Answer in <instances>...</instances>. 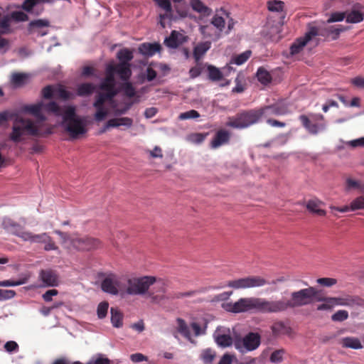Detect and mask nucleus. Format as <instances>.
<instances>
[{
  "label": "nucleus",
  "mask_w": 364,
  "mask_h": 364,
  "mask_svg": "<svg viewBox=\"0 0 364 364\" xmlns=\"http://www.w3.org/2000/svg\"><path fill=\"white\" fill-rule=\"evenodd\" d=\"M45 108L48 112L58 117L62 116L63 126L71 139H79L87 133L85 119L77 115L75 106L68 105L62 108L55 102H50Z\"/></svg>",
  "instance_id": "obj_1"
},
{
  "label": "nucleus",
  "mask_w": 364,
  "mask_h": 364,
  "mask_svg": "<svg viewBox=\"0 0 364 364\" xmlns=\"http://www.w3.org/2000/svg\"><path fill=\"white\" fill-rule=\"evenodd\" d=\"M315 294V287H309L291 292L289 299L271 300L272 314H278L286 311L289 309H296L311 304Z\"/></svg>",
  "instance_id": "obj_2"
},
{
  "label": "nucleus",
  "mask_w": 364,
  "mask_h": 364,
  "mask_svg": "<svg viewBox=\"0 0 364 364\" xmlns=\"http://www.w3.org/2000/svg\"><path fill=\"white\" fill-rule=\"evenodd\" d=\"M223 308L228 312L238 314L255 311L262 314H272L271 300L262 298H241L235 302L223 304Z\"/></svg>",
  "instance_id": "obj_3"
},
{
  "label": "nucleus",
  "mask_w": 364,
  "mask_h": 364,
  "mask_svg": "<svg viewBox=\"0 0 364 364\" xmlns=\"http://www.w3.org/2000/svg\"><path fill=\"white\" fill-rule=\"evenodd\" d=\"M156 282V278L153 276L128 278L126 280V293L129 295H147L153 301H156L159 296L149 291L150 287Z\"/></svg>",
  "instance_id": "obj_4"
},
{
  "label": "nucleus",
  "mask_w": 364,
  "mask_h": 364,
  "mask_svg": "<svg viewBox=\"0 0 364 364\" xmlns=\"http://www.w3.org/2000/svg\"><path fill=\"white\" fill-rule=\"evenodd\" d=\"M25 135L39 136L41 132L31 119L17 117L14 122L9 139L14 143H18L24 139Z\"/></svg>",
  "instance_id": "obj_5"
},
{
  "label": "nucleus",
  "mask_w": 364,
  "mask_h": 364,
  "mask_svg": "<svg viewBox=\"0 0 364 364\" xmlns=\"http://www.w3.org/2000/svg\"><path fill=\"white\" fill-rule=\"evenodd\" d=\"M262 117L260 108L243 110L230 117L226 124L232 128L242 129L258 123Z\"/></svg>",
  "instance_id": "obj_6"
},
{
  "label": "nucleus",
  "mask_w": 364,
  "mask_h": 364,
  "mask_svg": "<svg viewBox=\"0 0 364 364\" xmlns=\"http://www.w3.org/2000/svg\"><path fill=\"white\" fill-rule=\"evenodd\" d=\"M288 280L289 278L284 276L279 277L271 282L267 281L259 276H252L229 281L227 285L229 287L234 289H247L262 287L266 284L276 285L279 283L284 282Z\"/></svg>",
  "instance_id": "obj_7"
},
{
  "label": "nucleus",
  "mask_w": 364,
  "mask_h": 364,
  "mask_svg": "<svg viewBox=\"0 0 364 364\" xmlns=\"http://www.w3.org/2000/svg\"><path fill=\"white\" fill-rule=\"evenodd\" d=\"M11 20L16 22H24L28 20V16L21 11H14L3 15L0 12V31L2 34H11L14 30L11 27Z\"/></svg>",
  "instance_id": "obj_8"
},
{
  "label": "nucleus",
  "mask_w": 364,
  "mask_h": 364,
  "mask_svg": "<svg viewBox=\"0 0 364 364\" xmlns=\"http://www.w3.org/2000/svg\"><path fill=\"white\" fill-rule=\"evenodd\" d=\"M261 337L259 333L250 332L242 339L236 340L234 346L241 353L256 350L260 345Z\"/></svg>",
  "instance_id": "obj_9"
},
{
  "label": "nucleus",
  "mask_w": 364,
  "mask_h": 364,
  "mask_svg": "<svg viewBox=\"0 0 364 364\" xmlns=\"http://www.w3.org/2000/svg\"><path fill=\"white\" fill-rule=\"evenodd\" d=\"M72 246L78 250H92L101 247V242L96 238L90 237H73L71 240Z\"/></svg>",
  "instance_id": "obj_10"
},
{
  "label": "nucleus",
  "mask_w": 364,
  "mask_h": 364,
  "mask_svg": "<svg viewBox=\"0 0 364 364\" xmlns=\"http://www.w3.org/2000/svg\"><path fill=\"white\" fill-rule=\"evenodd\" d=\"M38 279L43 282V287H57L59 284L58 274L52 269H41Z\"/></svg>",
  "instance_id": "obj_11"
},
{
  "label": "nucleus",
  "mask_w": 364,
  "mask_h": 364,
  "mask_svg": "<svg viewBox=\"0 0 364 364\" xmlns=\"http://www.w3.org/2000/svg\"><path fill=\"white\" fill-rule=\"evenodd\" d=\"M114 75L112 66L107 65L105 71V77L102 80L100 85V89L102 91L117 92Z\"/></svg>",
  "instance_id": "obj_12"
},
{
  "label": "nucleus",
  "mask_w": 364,
  "mask_h": 364,
  "mask_svg": "<svg viewBox=\"0 0 364 364\" xmlns=\"http://www.w3.org/2000/svg\"><path fill=\"white\" fill-rule=\"evenodd\" d=\"M216 343L220 347H229L232 344V338L230 330L223 327H219L213 334Z\"/></svg>",
  "instance_id": "obj_13"
},
{
  "label": "nucleus",
  "mask_w": 364,
  "mask_h": 364,
  "mask_svg": "<svg viewBox=\"0 0 364 364\" xmlns=\"http://www.w3.org/2000/svg\"><path fill=\"white\" fill-rule=\"evenodd\" d=\"M50 26L49 21L46 19H37L29 23L28 31L29 33H36L37 36H43L48 33V30H44Z\"/></svg>",
  "instance_id": "obj_14"
},
{
  "label": "nucleus",
  "mask_w": 364,
  "mask_h": 364,
  "mask_svg": "<svg viewBox=\"0 0 364 364\" xmlns=\"http://www.w3.org/2000/svg\"><path fill=\"white\" fill-rule=\"evenodd\" d=\"M2 227L7 232L22 239V235L27 231H23V228L10 218H4L2 221Z\"/></svg>",
  "instance_id": "obj_15"
},
{
  "label": "nucleus",
  "mask_w": 364,
  "mask_h": 364,
  "mask_svg": "<svg viewBox=\"0 0 364 364\" xmlns=\"http://www.w3.org/2000/svg\"><path fill=\"white\" fill-rule=\"evenodd\" d=\"M306 31L311 39L316 36L328 37V31L327 30V24L326 23H318L316 21L310 22L306 26Z\"/></svg>",
  "instance_id": "obj_16"
},
{
  "label": "nucleus",
  "mask_w": 364,
  "mask_h": 364,
  "mask_svg": "<svg viewBox=\"0 0 364 364\" xmlns=\"http://www.w3.org/2000/svg\"><path fill=\"white\" fill-rule=\"evenodd\" d=\"M299 120L301 122L302 126L311 134L316 135L319 132L323 130L326 127L324 123L312 122L311 119L305 114L300 115Z\"/></svg>",
  "instance_id": "obj_17"
},
{
  "label": "nucleus",
  "mask_w": 364,
  "mask_h": 364,
  "mask_svg": "<svg viewBox=\"0 0 364 364\" xmlns=\"http://www.w3.org/2000/svg\"><path fill=\"white\" fill-rule=\"evenodd\" d=\"M346 21L356 23L361 22L364 18V7L359 4L353 5L349 12H346Z\"/></svg>",
  "instance_id": "obj_18"
},
{
  "label": "nucleus",
  "mask_w": 364,
  "mask_h": 364,
  "mask_svg": "<svg viewBox=\"0 0 364 364\" xmlns=\"http://www.w3.org/2000/svg\"><path fill=\"white\" fill-rule=\"evenodd\" d=\"M188 37L184 34L173 31L171 35L164 41V44L171 48H176L183 43L186 42Z\"/></svg>",
  "instance_id": "obj_19"
},
{
  "label": "nucleus",
  "mask_w": 364,
  "mask_h": 364,
  "mask_svg": "<svg viewBox=\"0 0 364 364\" xmlns=\"http://www.w3.org/2000/svg\"><path fill=\"white\" fill-rule=\"evenodd\" d=\"M260 111L262 112V117H267L271 115H284L288 113V108L284 105L276 104L261 107Z\"/></svg>",
  "instance_id": "obj_20"
},
{
  "label": "nucleus",
  "mask_w": 364,
  "mask_h": 364,
  "mask_svg": "<svg viewBox=\"0 0 364 364\" xmlns=\"http://www.w3.org/2000/svg\"><path fill=\"white\" fill-rule=\"evenodd\" d=\"M309 34L312 33H308L306 31L304 36L299 37L295 40V41L290 46L291 55L293 56L294 55L299 54L303 50L305 46L312 40Z\"/></svg>",
  "instance_id": "obj_21"
},
{
  "label": "nucleus",
  "mask_w": 364,
  "mask_h": 364,
  "mask_svg": "<svg viewBox=\"0 0 364 364\" xmlns=\"http://www.w3.org/2000/svg\"><path fill=\"white\" fill-rule=\"evenodd\" d=\"M108 65H112L114 69V73L119 75L121 80L124 81L128 80L132 75V70L130 64L122 63H109Z\"/></svg>",
  "instance_id": "obj_22"
},
{
  "label": "nucleus",
  "mask_w": 364,
  "mask_h": 364,
  "mask_svg": "<svg viewBox=\"0 0 364 364\" xmlns=\"http://www.w3.org/2000/svg\"><path fill=\"white\" fill-rule=\"evenodd\" d=\"M230 133L225 129H220L216 132L210 142L212 149H217L220 146L228 143L230 140Z\"/></svg>",
  "instance_id": "obj_23"
},
{
  "label": "nucleus",
  "mask_w": 364,
  "mask_h": 364,
  "mask_svg": "<svg viewBox=\"0 0 364 364\" xmlns=\"http://www.w3.org/2000/svg\"><path fill=\"white\" fill-rule=\"evenodd\" d=\"M157 5L166 11L164 14H160V24L165 28V23L163 22L164 18H171L173 16V10L170 0H155Z\"/></svg>",
  "instance_id": "obj_24"
},
{
  "label": "nucleus",
  "mask_w": 364,
  "mask_h": 364,
  "mask_svg": "<svg viewBox=\"0 0 364 364\" xmlns=\"http://www.w3.org/2000/svg\"><path fill=\"white\" fill-rule=\"evenodd\" d=\"M118 92L103 91L99 92L95 96V100L93 103L94 107H104V104L107 101H112L117 95Z\"/></svg>",
  "instance_id": "obj_25"
},
{
  "label": "nucleus",
  "mask_w": 364,
  "mask_h": 364,
  "mask_svg": "<svg viewBox=\"0 0 364 364\" xmlns=\"http://www.w3.org/2000/svg\"><path fill=\"white\" fill-rule=\"evenodd\" d=\"M339 343L345 348L361 349L363 345L358 338L344 337L339 341Z\"/></svg>",
  "instance_id": "obj_26"
},
{
  "label": "nucleus",
  "mask_w": 364,
  "mask_h": 364,
  "mask_svg": "<svg viewBox=\"0 0 364 364\" xmlns=\"http://www.w3.org/2000/svg\"><path fill=\"white\" fill-rule=\"evenodd\" d=\"M271 330L274 336H279L289 334L291 328L287 326L283 321H277L272 325Z\"/></svg>",
  "instance_id": "obj_27"
},
{
  "label": "nucleus",
  "mask_w": 364,
  "mask_h": 364,
  "mask_svg": "<svg viewBox=\"0 0 364 364\" xmlns=\"http://www.w3.org/2000/svg\"><path fill=\"white\" fill-rule=\"evenodd\" d=\"M161 46L159 43H143L139 48V53L144 55L152 56L159 51Z\"/></svg>",
  "instance_id": "obj_28"
},
{
  "label": "nucleus",
  "mask_w": 364,
  "mask_h": 364,
  "mask_svg": "<svg viewBox=\"0 0 364 364\" xmlns=\"http://www.w3.org/2000/svg\"><path fill=\"white\" fill-rule=\"evenodd\" d=\"M101 289L103 291L112 295L117 294V290L114 287L112 274L107 275L101 283Z\"/></svg>",
  "instance_id": "obj_29"
},
{
  "label": "nucleus",
  "mask_w": 364,
  "mask_h": 364,
  "mask_svg": "<svg viewBox=\"0 0 364 364\" xmlns=\"http://www.w3.org/2000/svg\"><path fill=\"white\" fill-rule=\"evenodd\" d=\"M96 86L91 82L80 84L77 87V95L80 97H87L92 95L95 90Z\"/></svg>",
  "instance_id": "obj_30"
},
{
  "label": "nucleus",
  "mask_w": 364,
  "mask_h": 364,
  "mask_svg": "<svg viewBox=\"0 0 364 364\" xmlns=\"http://www.w3.org/2000/svg\"><path fill=\"white\" fill-rule=\"evenodd\" d=\"M191 6L195 11L204 16H210L212 12V10L206 6L200 0H191Z\"/></svg>",
  "instance_id": "obj_31"
},
{
  "label": "nucleus",
  "mask_w": 364,
  "mask_h": 364,
  "mask_svg": "<svg viewBox=\"0 0 364 364\" xmlns=\"http://www.w3.org/2000/svg\"><path fill=\"white\" fill-rule=\"evenodd\" d=\"M46 105H43L42 102L28 105L25 107V110L29 113H31L33 114L36 117H37L41 121L46 120V117L44 115L41 113V110L43 107H45ZM46 109V108H44ZM47 111L46 109H45Z\"/></svg>",
  "instance_id": "obj_32"
},
{
  "label": "nucleus",
  "mask_w": 364,
  "mask_h": 364,
  "mask_svg": "<svg viewBox=\"0 0 364 364\" xmlns=\"http://www.w3.org/2000/svg\"><path fill=\"white\" fill-rule=\"evenodd\" d=\"M211 43L209 41L198 43L193 50V57L198 61L201 57L210 48Z\"/></svg>",
  "instance_id": "obj_33"
},
{
  "label": "nucleus",
  "mask_w": 364,
  "mask_h": 364,
  "mask_svg": "<svg viewBox=\"0 0 364 364\" xmlns=\"http://www.w3.org/2000/svg\"><path fill=\"white\" fill-rule=\"evenodd\" d=\"M322 203L318 200H309L306 203V208L309 211L320 216H324L326 214V210L320 208Z\"/></svg>",
  "instance_id": "obj_34"
},
{
  "label": "nucleus",
  "mask_w": 364,
  "mask_h": 364,
  "mask_svg": "<svg viewBox=\"0 0 364 364\" xmlns=\"http://www.w3.org/2000/svg\"><path fill=\"white\" fill-rule=\"evenodd\" d=\"M47 237V233L43 232L41 234H33L31 232L27 231L22 235V240L23 241H28L32 243L41 244L43 240Z\"/></svg>",
  "instance_id": "obj_35"
},
{
  "label": "nucleus",
  "mask_w": 364,
  "mask_h": 364,
  "mask_svg": "<svg viewBox=\"0 0 364 364\" xmlns=\"http://www.w3.org/2000/svg\"><path fill=\"white\" fill-rule=\"evenodd\" d=\"M331 299H333V301H332L333 306H352L356 304L355 299L350 296L346 297H331Z\"/></svg>",
  "instance_id": "obj_36"
},
{
  "label": "nucleus",
  "mask_w": 364,
  "mask_h": 364,
  "mask_svg": "<svg viewBox=\"0 0 364 364\" xmlns=\"http://www.w3.org/2000/svg\"><path fill=\"white\" fill-rule=\"evenodd\" d=\"M111 312V322L114 327L119 328L122 326L123 316L120 311L117 308L112 307L110 309Z\"/></svg>",
  "instance_id": "obj_37"
},
{
  "label": "nucleus",
  "mask_w": 364,
  "mask_h": 364,
  "mask_svg": "<svg viewBox=\"0 0 364 364\" xmlns=\"http://www.w3.org/2000/svg\"><path fill=\"white\" fill-rule=\"evenodd\" d=\"M117 57L119 60V63L130 64L129 62L133 59L134 55L129 49L122 48L118 51Z\"/></svg>",
  "instance_id": "obj_38"
},
{
  "label": "nucleus",
  "mask_w": 364,
  "mask_h": 364,
  "mask_svg": "<svg viewBox=\"0 0 364 364\" xmlns=\"http://www.w3.org/2000/svg\"><path fill=\"white\" fill-rule=\"evenodd\" d=\"M177 322V331L178 333H180L183 336H184L186 338L191 340V335L189 330V328L186 323V321L181 318H178L176 319Z\"/></svg>",
  "instance_id": "obj_39"
},
{
  "label": "nucleus",
  "mask_w": 364,
  "mask_h": 364,
  "mask_svg": "<svg viewBox=\"0 0 364 364\" xmlns=\"http://www.w3.org/2000/svg\"><path fill=\"white\" fill-rule=\"evenodd\" d=\"M215 357V351L210 348L203 350L200 355V358L204 364H213Z\"/></svg>",
  "instance_id": "obj_40"
},
{
  "label": "nucleus",
  "mask_w": 364,
  "mask_h": 364,
  "mask_svg": "<svg viewBox=\"0 0 364 364\" xmlns=\"http://www.w3.org/2000/svg\"><path fill=\"white\" fill-rule=\"evenodd\" d=\"M207 70L208 73V78L212 81H220L223 77V75L220 69L214 65H208Z\"/></svg>",
  "instance_id": "obj_41"
},
{
  "label": "nucleus",
  "mask_w": 364,
  "mask_h": 364,
  "mask_svg": "<svg viewBox=\"0 0 364 364\" xmlns=\"http://www.w3.org/2000/svg\"><path fill=\"white\" fill-rule=\"evenodd\" d=\"M258 80L263 85H267L272 81V76L264 68H259L257 71Z\"/></svg>",
  "instance_id": "obj_42"
},
{
  "label": "nucleus",
  "mask_w": 364,
  "mask_h": 364,
  "mask_svg": "<svg viewBox=\"0 0 364 364\" xmlns=\"http://www.w3.org/2000/svg\"><path fill=\"white\" fill-rule=\"evenodd\" d=\"M251 50H246L242 53H240L231 59L230 63L238 65L245 63L251 56Z\"/></svg>",
  "instance_id": "obj_43"
},
{
  "label": "nucleus",
  "mask_w": 364,
  "mask_h": 364,
  "mask_svg": "<svg viewBox=\"0 0 364 364\" xmlns=\"http://www.w3.org/2000/svg\"><path fill=\"white\" fill-rule=\"evenodd\" d=\"M112 280L114 284L115 288L117 290V294L119 291H126V284H124V279L123 277H119L116 274H112Z\"/></svg>",
  "instance_id": "obj_44"
},
{
  "label": "nucleus",
  "mask_w": 364,
  "mask_h": 364,
  "mask_svg": "<svg viewBox=\"0 0 364 364\" xmlns=\"http://www.w3.org/2000/svg\"><path fill=\"white\" fill-rule=\"evenodd\" d=\"M284 3L282 1H267V9L270 11L279 12L283 11Z\"/></svg>",
  "instance_id": "obj_45"
},
{
  "label": "nucleus",
  "mask_w": 364,
  "mask_h": 364,
  "mask_svg": "<svg viewBox=\"0 0 364 364\" xmlns=\"http://www.w3.org/2000/svg\"><path fill=\"white\" fill-rule=\"evenodd\" d=\"M285 350L282 348L273 351L269 357V360L273 363H280L283 361Z\"/></svg>",
  "instance_id": "obj_46"
},
{
  "label": "nucleus",
  "mask_w": 364,
  "mask_h": 364,
  "mask_svg": "<svg viewBox=\"0 0 364 364\" xmlns=\"http://www.w3.org/2000/svg\"><path fill=\"white\" fill-rule=\"evenodd\" d=\"M41 244L44 245L43 249L46 251L56 250L58 248L53 239L48 233L47 237L43 240Z\"/></svg>",
  "instance_id": "obj_47"
},
{
  "label": "nucleus",
  "mask_w": 364,
  "mask_h": 364,
  "mask_svg": "<svg viewBox=\"0 0 364 364\" xmlns=\"http://www.w3.org/2000/svg\"><path fill=\"white\" fill-rule=\"evenodd\" d=\"M28 277H23L17 281L14 280H4L0 281V287H16L21 284H24L27 282Z\"/></svg>",
  "instance_id": "obj_48"
},
{
  "label": "nucleus",
  "mask_w": 364,
  "mask_h": 364,
  "mask_svg": "<svg viewBox=\"0 0 364 364\" xmlns=\"http://www.w3.org/2000/svg\"><path fill=\"white\" fill-rule=\"evenodd\" d=\"M132 102H127L122 107H118L117 105H112L114 114L115 116H121L126 114L132 107Z\"/></svg>",
  "instance_id": "obj_49"
},
{
  "label": "nucleus",
  "mask_w": 364,
  "mask_h": 364,
  "mask_svg": "<svg viewBox=\"0 0 364 364\" xmlns=\"http://www.w3.org/2000/svg\"><path fill=\"white\" fill-rule=\"evenodd\" d=\"M361 209H364V196H360L355 198L350 203V210L354 211Z\"/></svg>",
  "instance_id": "obj_50"
},
{
  "label": "nucleus",
  "mask_w": 364,
  "mask_h": 364,
  "mask_svg": "<svg viewBox=\"0 0 364 364\" xmlns=\"http://www.w3.org/2000/svg\"><path fill=\"white\" fill-rule=\"evenodd\" d=\"M109 308V304L107 301H102L98 304L97 314L99 318L102 319L106 317Z\"/></svg>",
  "instance_id": "obj_51"
},
{
  "label": "nucleus",
  "mask_w": 364,
  "mask_h": 364,
  "mask_svg": "<svg viewBox=\"0 0 364 364\" xmlns=\"http://www.w3.org/2000/svg\"><path fill=\"white\" fill-rule=\"evenodd\" d=\"M27 78V75L24 73H14L11 77V82L16 86H20L23 84Z\"/></svg>",
  "instance_id": "obj_52"
},
{
  "label": "nucleus",
  "mask_w": 364,
  "mask_h": 364,
  "mask_svg": "<svg viewBox=\"0 0 364 364\" xmlns=\"http://www.w3.org/2000/svg\"><path fill=\"white\" fill-rule=\"evenodd\" d=\"M327 30L328 31V37L331 36L333 40H336L338 38L341 32L343 31V29L341 26H328Z\"/></svg>",
  "instance_id": "obj_53"
},
{
  "label": "nucleus",
  "mask_w": 364,
  "mask_h": 364,
  "mask_svg": "<svg viewBox=\"0 0 364 364\" xmlns=\"http://www.w3.org/2000/svg\"><path fill=\"white\" fill-rule=\"evenodd\" d=\"M200 117V114L198 111L191 109L180 114L178 118L181 120H186L189 119H196Z\"/></svg>",
  "instance_id": "obj_54"
},
{
  "label": "nucleus",
  "mask_w": 364,
  "mask_h": 364,
  "mask_svg": "<svg viewBox=\"0 0 364 364\" xmlns=\"http://www.w3.org/2000/svg\"><path fill=\"white\" fill-rule=\"evenodd\" d=\"M348 318V313L346 310H338L332 315L331 319L333 321H343Z\"/></svg>",
  "instance_id": "obj_55"
},
{
  "label": "nucleus",
  "mask_w": 364,
  "mask_h": 364,
  "mask_svg": "<svg viewBox=\"0 0 364 364\" xmlns=\"http://www.w3.org/2000/svg\"><path fill=\"white\" fill-rule=\"evenodd\" d=\"M97 111L95 114V119L97 122L104 120L107 116V110L104 107H95Z\"/></svg>",
  "instance_id": "obj_56"
},
{
  "label": "nucleus",
  "mask_w": 364,
  "mask_h": 364,
  "mask_svg": "<svg viewBox=\"0 0 364 364\" xmlns=\"http://www.w3.org/2000/svg\"><path fill=\"white\" fill-rule=\"evenodd\" d=\"M316 282L323 287H330L337 283V280L334 278L323 277L316 280Z\"/></svg>",
  "instance_id": "obj_57"
},
{
  "label": "nucleus",
  "mask_w": 364,
  "mask_h": 364,
  "mask_svg": "<svg viewBox=\"0 0 364 364\" xmlns=\"http://www.w3.org/2000/svg\"><path fill=\"white\" fill-rule=\"evenodd\" d=\"M211 23L221 32L225 28V21L223 17L215 16L211 21Z\"/></svg>",
  "instance_id": "obj_58"
},
{
  "label": "nucleus",
  "mask_w": 364,
  "mask_h": 364,
  "mask_svg": "<svg viewBox=\"0 0 364 364\" xmlns=\"http://www.w3.org/2000/svg\"><path fill=\"white\" fill-rule=\"evenodd\" d=\"M38 4H39V0H25L21 7L23 10L31 12Z\"/></svg>",
  "instance_id": "obj_59"
},
{
  "label": "nucleus",
  "mask_w": 364,
  "mask_h": 364,
  "mask_svg": "<svg viewBox=\"0 0 364 364\" xmlns=\"http://www.w3.org/2000/svg\"><path fill=\"white\" fill-rule=\"evenodd\" d=\"M346 15V12H335L331 14L330 18L327 20V23H333L343 21Z\"/></svg>",
  "instance_id": "obj_60"
},
{
  "label": "nucleus",
  "mask_w": 364,
  "mask_h": 364,
  "mask_svg": "<svg viewBox=\"0 0 364 364\" xmlns=\"http://www.w3.org/2000/svg\"><path fill=\"white\" fill-rule=\"evenodd\" d=\"M16 296V292L14 290L0 289V301L10 299Z\"/></svg>",
  "instance_id": "obj_61"
},
{
  "label": "nucleus",
  "mask_w": 364,
  "mask_h": 364,
  "mask_svg": "<svg viewBox=\"0 0 364 364\" xmlns=\"http://www.w3.org/2000/svg\"><path fill=\"white\" fill-rule=\"evenodd\" d=\"M123 90L124 95L129 97H133L135 96L136 91L132 83L125 82L123 85Z\"/></svg>",
  "instance_id": "obj_62"
},
{
  "label": "nucleus",
  "mask_w": 364,
  "mask_h": 364,
  "mask_svg": "<svg viewBox=\"0 0 364 364\" xmlns=\"http://www.w3.org/2000/svg\"><path fill=\"white\" fill-rule=\"evenodd\" d=\"M332 301H333V299H332L331 298L327 299L326 301H324L323 304L318 305L316 307V309L318 311L331 310L334 306Z\"/></svg>",
  "instance_id": "obj_63"
},
{
  "label": "nucleus",
  "mask_w": 364,
  "mask_h": 364,
  "mask_svg": "<svg viewBox=\"0 0 364 364\" xmlns=\"http://www.w3.org/2000/svg\"><path fill=\"white\" fill-rule=\"evenodd\" d=\"M58 291L57 289H50V290H48L47 291H46L42 297L43 299V300L46 302H49V301H52V297L53 296H56L58 295Z\"/></svg>",
  "instance_id": "obj_64"
}]
</instances>
